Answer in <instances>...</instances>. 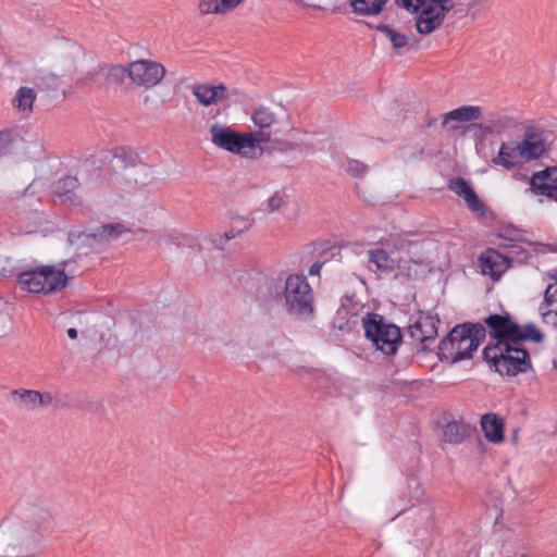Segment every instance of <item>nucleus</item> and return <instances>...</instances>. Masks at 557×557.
<instances>
[{
    "instance_id": "obj_31",
    "label": "nucleus",
    "mask_w": 557,
    "mask_h": 557,
    "mask_svg": "<svg viewBox=\"0 0 557 557\" xmlns=\"http://www.w3.org/2000/svg\"><path fill=\"white\" fill-rule=\"evenodd\" d=\"M253 224V220L250 218H244V216H235L232 219L230 230L226 231L221 237L220 246L224 244V242H227L230 239L235 238L236 236H239L244 232L248 231Z\"/></svg>"
},
{
    "instance_id": "obj_32",
    "label": "nucleus",
    "mask_w": 557,
    "mask_h": 557,
    "mask_svg": "<svg viewBox=\"0 0 557 557\" xmlns=\"http://www.w3.org/2000/svg\"><path fill=\"white\" fill-rule=\"evenodd\" d=\"M388 0H350L354 11L362 15L379 14Z\"/></svg>"
},
{
    "instance_id": "obj_28",
    "label": "nucleus",
    "mask_w": 557,
    "mask_h": 557,
    "mask_svg": "<svg viewBox=\"0 0 557 557\" xmlns=\"http://www.w3.org/2000/svg\"><path fill=\"white\" fill-rule=\"evenodd\" d=\"M251 121L259 131L268 132L278 122V114L270 107L259 106L252 111Z\"/></svg>"
},
{
    "instance_id": "obj_41",
    "label": "nucleus",
    "mask_w": 557,
    "mask_h": 557,
    "mask_svg": "<svg viewBox=\"0 0 557 557\" xmlns=\"http://www.w3.org/2000/svg\"><path fill=\"white\" fill-rule=\"evenodd\" d=\"M357 188H358L360 196L364 199V201H368L370 203H374L377 201V197L375 195H373V194L367 195L366 191L360 189L359 185H357Z\"/></svg>"
},
{
    "instance_id": "obj_19",
    "label": "nucleus",
    "mask_w": 557,
    "mask_h": 557,
    "mask_svg": "<svg viewBox=\"0 0 557 557\" xmlns=\"http://www.w3.org/2000/svg\"><path fill=\"white\" fill-rule=\"evenodd\" d=\"M481 108L478 106H462L444 114L442 126L448 133H455L461 128L459 123H467L481 117Z\"/></svg>"
},
{
    "instance_id": "obj_30",
    "label": "nucleus",
    "mask_w": 557,
    "mask_h": 557,
    "mask_svg": "<svg viewBox=\"0 0 557 557\" xmlns=\"http://www.w3.org/2000/svg\"><path fill=\"white\" fill-rule=\"evenodd\" d=\"M36 100V91L30 87H20L12 100L15 109L24 114H29L33 111V106Z\"/></svg>"
},
{
    "instance_id": "obj_14",
    "label": "nucleus",
    "mask_w": 557,
    "mask_h": 557,
    "mask_svg": "<svg viewBox=\"0 0 557 557\" xmlns=\"http://www.w3.org/2000/svg\"><path fill=\"white\" fill-rule=\"evenodd\" d=\"M440 320L428 314H421L414 322L409 325L410 337L422 345L421 350H424L429 343H432L437 337V324Z\"/></svg>"
},
{
    "instance_id": "obj_15",
    "label": "nucleus",
    "mask_w": 557,
    "mask_h": 557,
    "mask_svg": "<svg viewBox=\"0 0 557 557\" xmlns=\"http://www.w3.org/2000/svg\"><path fill=\"white\" fill-rule=\"evenodd\" d=\"M126 232L127 230L120 223L104 224L96 233L87 234L73 231L71 232V238L73 242H78L81 238L86 239L91 248H96L99 245L119 238Z\"/></svg>"
},
{
    "instance_id": "obj_39",
    "label": "nucleus",
    "mask_w": 557,
    "mask_h": 557,
    "mask_svg": "<svg viewBox=\"0 0 557 557\" xmlns=\"http://www.w3.org/2000/svg\"><path fill=\"white\" fill-rule=\"evenodd\" d=\"M11 325V319L9 314L0 312V337L4 336Z\"/></svg>"
},
{
    "instance_id": "obj_42",
    "label": "nucleus",
    "mask_w": 557,
    "mask_h": 557,
    "mask_svg": "<svg viewBox=\"0 0 557 557\" xmlns=\"http://www.w3.org/2000/svg\"><path fill=\"white\" fill-rule=\"evenodd\" d=\"M322 269V263L321 262H314L310 269H309V274L310 275H318L320 273Z\"/></svg>"
},
{
    "instance_id": "obj_7",
    "label": "nucleus",
    "mask_w": 557,
    "mask_h": 557,
    "mask_svg": "<svg viewBox=\"0 0 557 557\" xmlns=\"http://www.w3.org/2000/svg\"><path fill=\"white\" fill-rule=\"evenodd\" d=\"M283 298L289 313L302 319L313 317V290L305 275L289 274L286 277Z\"/></svg>"
},
{
    "instance_id": "obj_22",
    "label": "nucleus",
    "mask_w": 557,
    "mask_h": 557,
    "mask_svg": "<svg viewBox=\"0 0 557 557\" xmlns=\"http://www.w3.org/2000/svg\"><path fill=\"white\" fill-rule=\"evenodd\" d=\"M495 165L506 170L520 168L524 164L518 140L502 143L497 156L492 159Z\"/></svg>"
},
{
    "instance_id": "obj_11",
    "label": "nucleus",
    "mask_w": 557,
    "mask_h": 557,
    "mask_svg": "<svg viewBox=\"0 0 557 557\" xmlns=\"http://www.w3.org/2000/svg\"><path fill=\"white\" fill-rule=\"evenodd\" d=\"M165 75V67L151 60H137L128 64V78L137 86L151 88Z\"/></svg>"
},
{
    "instance_id": "obj_46",
    "label": "nucleus",
    "mask_w": 557,
    "mask_h": 557,
    "mask_svg": "<svg viewBox=\"0 0 557 557\" xmlns=\"http://www.w3.org/2000/svg\"><path fill=\"white\" fill-rule=\"evenodd\" d=\"M554 366L557 369V354H556V357L554 358Z\"/></svg>"
},
{
    "instance_id": "obj_5",
    "label": "nucleus",
    "mask_w": 557,
    "mask_h": 557,
    "mask_svg": "<svg viewBox=\"0 0 557 557\" xmlns=\"http://www.w3.org/2000/svg\"><path fill=\"white\" fill-rule=\"evenodd\" d=\"M409 12L417 13L416 26L421 35H429L440 28L446 15L459 0H395Z\"/></svg>"
},
{
    "instance_id": "obj_26",
    "label": "nucleus",
    "mask_w": 557,
    "mask_h": 557,
    "mask_svg": "<svg viewBox=\"0 0 557 557\" xmlns=\"http://www.w3.org/2000/svg\"><path fill=\"white\" fill-rule=\"evenodd\" d=\"M475 429L465 422L453 421L445 425L443 438L450 444H459L470 437Z\"/></svg>"
},
{
    "instance_id": "obj_8",
    "label": "nucleus",
    "mask_w": 557,
    "mask_h": 557,
    "mask_svg": "<svg viewBox=\"0 0 557 557\" xmlns=\"http://www.w3.org/2000/svg\"><path fill=\"white\" fill-rule=\"evenodd\" d=\"M484 359L500 375L516 376L531 368V360L525 346H504L502 349L484 348Z\"/></svg>"
},
{
    "instance_id": "obj_43",
    "label": "nucleus",
    "mask_w": 557,
    "mask_h": 557,
    "mask_svg": "<svg viewBox=\"0 0 557 557\" xmlns=\"http://www.w3.org/2000/svg\"><path fill=\"white\" fill-rule=\"evenodd\" d=\"M267 288H268L269 290L274 289V290H275V293H276V295H277V296L280 295V292H278L280 286L277 285V283H276V281H275V280H270V281H268V282H267Z\"/></svg>"
},
{
    "instance_id": "obj_45",
    "label": "nucleus",
    "mask_w": 557,
    "mask_h": 557,
    "mask_svg": "<svg viewBox=\"0 0 557 557\" xmlns=\"http://www.w3.org/2000/svg\"><path fill=\"white\" fill-rule=\"evenodd\" d=\"M171 240L170 236H160L158 238V243L160 246H162L163 244H169Z\"/></svg>"
},
{
    "instance_id": "obj_24",
    "label": "nucleus",
    "mask_w": 557,
    "mask_h": 557,
    "mask_svg": "<svg viewBox=\"0 0 557 557\" xmlns=\"http://www.w3.org/2000/svg\"><path fill=\"white\" fill-rule=\"evenodd\" d=\"M482 431L490 442L494 444L504 441V420L496 413H485L481 417Z\"/></svg>"
},
{
    "instance_id": "obj_36",
    "label": "nucleus",
    "mask_w": 557,
    "mask_h": 557,
    "mask_svg": "<svg viewBox=\"0 0 557 557\" xmlns=\"http://www.w3.org/2000/svg\"><path fill=\"white\" fill-rule=\"evenodd\" d=\"M368 166L358 160H348L346 162V172L354 177L362 176Z\"/></svg>"
},
{
    "instance_id": "obj_35",
    "label": "nucleus",
    "mask_w": 557,
    "mask_h": 557,
    "mask_svg": "<svg viewBox=\"0 0 557 557\" xmlns=\"http://www.w3.org/2000/svg\"><path fill=\"white\" fill-rule=\"evenodd\" d=\"M109 78L116 83L123 84L125 78L128 77V65H113L109 69Z\"/></svg>"
},
{
    "instance_id": "obj_33",
    "label": "nucleus",
    "mask_w": 557,
    "mask_h": 557,
    "mask_svg": "<svg viewBox=\"0 0 557 557\" xmlns=\"http://www.w3.org/2000/svg\"><path fill=\"white\" fill-rule=\"evenodd\" d=\"M377 30L384 34L392 41L393 47L396 49L403 48L407 45L406 36L399 34L388 25L381 24L377 26Z\"/></svg>"
},
{
    "instance_id": "obj_21",
    "label": "nucleus",
    "mask_w": 557,
    "mask_h": 557,
    "mask_svg": "<svg viewBox=\"0 0 557 557\" xmlns=\"http://www.w3.org/2000/svg\"><path fill=\"white\" fill-rule=\"evenodd\" d=\"M191 94L196 97L197 101L203 107L214 106L218 102L228 98L227 87L223 84H195L191 87Z\"/></svg>"
},
{
    "instance_id": "obj_9",
    "label": "nucleus",
    "mask_w": 557,
    "mask_h": 557,
    "mask_svg": "<svg viewBox=\"0 0 557 557\" xmlns=\"http://www.w3.org/2000/svg\"><path fill=\"white\" fill-rule=\"evenodd\" d=\"M367 338L371 339L377 350L385 355H394L401 343L400 329L384 321L379 314L368 313L362 319Z\"/></svg>"
},
{
    "instance_id": "obj_20",
    "label": "nucleus",
    "mask_w": 557,
    "mask_h": 557,
    "mask_svg": "<svg viewBox=\"0 0 557 557\" xmlns=\"http://www.w3.org/2000/svg\"><path fill=\"white\" fill-rule=\"evenodd\" d=\"M524 164L537 160L547 151L545 140L541 133L534 131L525 132L523 139L518 141Z\"/></svg>"
},
{
    "instance_id": "obj_40",
    "label": "nucleus",
    "mask_w": 557,
    "mask_h": 557,
    "mask_svg": "<svg viewBox=\"0 0 557 557\" xmlns=\"http://www.w3.org/2000/svg\"><path fill=\"white\" fill-rule=\"evenodd\" d=\"M69 240L73 246L76 247L77 250H82V253H87V251L84 250L85 247L91 248L86 239L81 238L78 242H73L71 238V233L69 234Z\"/></svg>"
},
{
    "instance_id": "obj_1",
    "label": "nucleus",
    "mask_w": 557,
    "mask_h": 557,
    "mask_svg": "<svg viewBox=\"0 0 557 557\" xmlns=\"http://www.w3.org/2000/svg\"><path fill=\"white\" fill-rule=\"evenodd\" d=\"M211 143L225 151L252 159L262 154L261 144L271 141V133L263 131L238 133L230 126L214 123L209 128Z\"/></svg>"
},
{
    "instance_id": "obj_4",
    "label": "nucleus",
    "mask_w": 557,
    "mask_h": 557,
    "mask_svg": "<svg viewBox=\"0 0 557 557\" xmlns=\"http://www.w3.org/2000/svg\"><path fill=\"white\" fill-rule=\"evenodd\" d=\"M484 335L485 330L480 324L466 323L455 326L447 338L441 342L440 359L454 363L471 358Z\"/></svg>"
},
{
    "instance_id": "obj_6",
    "label": "nucleus",
    "mask_w": 557,
    "mask_h": 557,
    "mask_svg": "<svg viewBox=\"0 0 557 557\" xmlns=\"http://www.w3.org/2000/svg\"><path fill=\"white\" fill-rule=\"evenodd\" d=\"M67 261L55 265H40L18 275V283L22 288L29 293L53 294L61 292L67 286L69 276L65 273Z\"/></svg>"
},
{
    "instance_id": "obj_16",
    "label": "nucleus",
    "mask_w": 557,
    "mask_h": 557,
    "mask_svg": "<svg viewBox=\"0 0 557 557\" xmlns=\"http://www.w3.org/2000/svg\"><path fill=\"white\" fill-rule=\"evenodd\" d=\"M81 54V49L74 44L63 45L51 59L52 67L55 71L49 74L52 79L64 76L67 72L75 67L76 59Z\"/></svg>"
},
{
    "instance_id": "obj_10",
    "label": "nucleus",
    "mask_w": 557,
    "mask_h": 557,
    "mask_svg": "<svg viewBox=\"0 0 557 557\" xmlns=\"http://www.w3.org/2000/svg\"><path fill=\"white\" fill-rule=\"evenodd\" d=\"M11 517L33 533L40 534L52 521L50 507L41 500L26 499L18 503Z\"/></svg>"
},
{
    "instance_id": "obj_47",
    "label": "nucleus",
    "mask_w": 557,
    "mask_h": 557,
    "mask_svg": "<svg viewBox=\"0 0 557 557\" xmlns=\"http://www.w3.org/2000/svg\"><path fill=\"white\" fill-rule=\"evenodd\" d=\"M301 370H304V368L297 369V370H295V372H296V373H300V372H301Z\"/></svg>"
},
{
    "instance_id": "obj_27",
    "label": "nucleus",
    "mask_w": 557,
    "mask_h": 557,
    "mask_svg": "<svg viewBox=\"0 0 557 557\" xmlns=\"http://www.w3.org/2000/svg\"><path fill=\"white\" fill-rule=\"evenodd\" d=\"M79 182L75 176H65L60 178L53 185L54 194L63 201L76 203L78 198L75 190L78 188Z\"/></svg>"
},
{
    "instance_id": "obj_12",
    "label": "nucleus",
    "mask_w": 557,
    "mask_h": 557,
    "mask_svg": "<svg viewBox=\"0 0 557 557\" xmlns=\"http://www.w3.org/2000/svg\"><path fill=\"white\" fill-rule=\"evenodd\" d=\"M148 170L146 166H126L123 172L114 173L110 178L112 189L120 196L134 191L138 186H145Z\"/></svg>"
},
{
    "instance_id": "obj_13",
    "label": "nucleus",
    "mask_w": 557,
    "mask_h": 557,
    "mask_svg": "<svg viewBox=\"0 0 557 557\" xmlns=\"http://www.w3.org/2000/svg\"><path fill=\"white\" fill-rule=\"evenodd\" d=\"M10 397L14 406L24 411H35L37 409L48 407L53 400L50 393H41L25 388L11 391Z\"/></svg>"
},
{
    "instance_id": "obj_38",
    "label": "nucleus",
    "mask_w": 557,
    "mask_h": 557,
    "mask_svg": "<svg viewBox=\"0 0 557 557\" xmlns=\"http://www.w3.org/2000/svg\"><path fill=\"white\" fill-rule=\"evenodd\" d=\"M284 205H285V200H284L283 196H281L280 194L276 193L273 196H271L268 200V211L269 212L277 211Z\"/></svg>"
},
{
    "instance_id": "obj_25",
    "label": "nucleus",
    "mask_w": 557,
    "mask_h": 557,
    "mask_svg": "<svg viewBox=\"0 0 557 557\" xmlns=\"http://www.w3.org/2000/svg\"><path fill=\"white\" fill-rule=\"evenodd\" d=\"M481 269L484 275H490L492 278L497 280L505 271L507 259L495 250H490L480 257Z\"/></svg>"
},
{
    "instance_id": "obj_18",
    "label": "nucleus",
    "mask_w": 557,
    "mask_h": 557,
    "mask_svg": "<svg viewBox=\"0 0 557 557\" xmlns=\"http://www.w3.org/2000/svg\"><path fill=\"white\" fill-rule=\"evenodd\" d=\"M394 247L395 244L389 239L381 242L380 246L368 251L369 262L374 264L380 272L392 273L397 267V260L393 256Z\"/></svg>"
},
{
    "instance_id": "obj_37",
    "label": "nucleus",
    "mask_w": 557,
    "mask_h": 557,
    "mask_svg": "<svg viewBox=\"0 0 557 557\" xmlns=\"http://www.w3.org/2000/svg\"><path fill=\"white\" fill-rule=\"evenodd\" d=\"M541 314L545 324L557 325V309L553 307H545L543 302L541 306Z\"/></svg>"
},
{
    "instance_id": "obj_17",
    "label": "nucleus",
    "mask_w": 557,
    "mask_h": 557,
    "mask_svg": "<svg viewBox=\"0 0 557 557\" xmlns=\"http://www.w3.org/2000/svg\"><path fill=\"white\" fill-rule=\"evenodd\" d=\"M530 189L535 195L556 198L557 166H550L535 172L530 180Z\"/></svg>"
},
{
    "instance_id": "obj_34",
    "label": "nucleus",
    "mask_w": 557,
    "mask_h": 557,
    "mask_svg": "<svg viewBox=\"0 0 557 557\" xmlns=\"http://www.w3.org/2000/svg\"><path fill=\"white\" fill-rule=\"evenodd\" d=\"M552 282L547 285L544 293L545 307H553L557 309V273H548Z\"/></svg>"
},
{
    "instance_id": "obj_2",
    "label": "nucleus",
    "mask_w": 557,
    "mask_h": 557,
    "mask_svg": "<svg viewBox=\"0 0 557 557\" xmlns=\"http://www.w3.org/2000/svg\"><path fill=\"white\" fill-rule=\"evenodd\" d=\"M490 335L496 339L495 345L485 348L502 349L506 346H525L527 343L540 344L544 333L533 323L518 324L509 314H491L485 319Z\"/></svg>"
},
{
    "instance_id": "obj_23",
    "label": "nucleus",
    "mask_w": 557,
    "mask_h": 557,
    "mask_svg": "<svg viewBox=\"0 0 557 557\" xmlns=\"http://www.w3.org/2000/svg\"><path fill=\"white\" fill-rule=\"evenodd\" d=\"M448 187L459 197H462L468 207L474 212H483L484 206L471 185L463 178L458 177L449 181Z\"/></svg>"
},
{
    "instance_id": "obj_29",
    "label": "nucleus",
    "mask_w": 557,
    "mask_h": 557,
    "mask_svg": "<svg viewBox=\"0 0 557 557\" xmlns=\"http://www.w3.org/2000/svg\"><path fill=\"white\" fill-rule=\"evenodd\" d=\"M245 0H200L199 10L202 14H226L236 9Z\"/></svg>"
},
{
    "instance_id": "obj_44",
    "label": "nucleus",
    "mask_w": 557,
    "mask_h": 557,
    "mask_svg": "<svg viewBox=\"0 0 557 557\" xmlns=\"http://www.w3.org/2000/svg\"><path fill=\"white\" fill-rule=\"evenodd\" d=\"M66 333H67V336L71 339H76L77 338V330L76 329L70 327Z\"/></svg>"
},
{
    "instance_id": "obj_3",
    "label": "nucleus",
    "mask_w": 557,
    "mask_h": 557,
    "mask_svg": "<svg viewBox=\"0 0 557 557\" xmlns=\"http://www.w3.org/2000/svg\"><path fill=\"white\" fill-rule=\"evenodd\" d=\"M42 545V534L33 533L11 516L0 523V556L33 557Z\"/></svg>"
}]
</instances>
